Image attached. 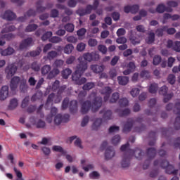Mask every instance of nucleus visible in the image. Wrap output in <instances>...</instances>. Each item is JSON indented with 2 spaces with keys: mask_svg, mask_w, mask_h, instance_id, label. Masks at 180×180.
Listing matches in <instances>:
<instances>
[{
  "mask_svg": "<svg viewBox=\"0 0 180 180\" xmlns=\"http://www.w3.org/2000/svg\"><path fill=\"white\" fill-rule=\"evenodd\" d=\"M84 61H88L91 63V61H98L99 60V54L96 52H87L83 54L82 56Z\"/></svg>",
  "mask_w": 180,
  "mask_h": 180,
  "instance_id": "0eeeda50",
  "label": "nucleus"
},
{
  "mask_svg": "<svg viewBox=\"0 0 180 180\" xmlns=\"http://www.w3.org/2000/svg\"><path fill=\"white\" fill-rule=\"evenodd\" d=\"M133 124H134V120L132 118H129L123 125L122 131L124 133H129L133 129Z\"/></svg>",
  "mask_w": 180,
  "mask_h": 180,
  "instance_id": "f8f14e48",
  "label": "nucleus"
},
{
  "mask_svg": "<svg viewBox=\"0 0 180 180\" xmlns=\"http://www.w3.org/2000/svg\"><path fill=\"white\" fill-rule=\"evenodd\" d=\"M58 74H60V70L53 68L52 70L49 71V73L47 75V78L48 79H53V78H56Z\"/></svg>",
  "mask_w": 180,
  "mask_h": 180,
  "instance_id": "a878e982",
  "label": "nucleus"
},
{
  "mask_svg": "<svg viewBox=\"0 0 180 180\" xmlns=\"http://www.w3.org/2000/svg\"><path fill=\"white\" fill-rule=\"evenodd\" d=\"M99 113L100 115H102V113H103V119H104V120H110L112 119V110H108L105 111V109H103V110H101L99 112Z\"/></svg>",
  "mask_w": 180,
  "mask_h": 180,
  "instance_id": "5701e85b",
  "label": "nucleus"
},
{
  "mask_svg": "<svg viewBox=\"0 0 180 180\" xmlns=\"http://www.w3.org/2000/svg\"><path fill=\"white\" fill-rule=\"evenodd\" d=\"M154 41H155V34L154 32H150L146 39V42L147 44H153Z\"/></svg>",
  "mask_w": 180,
  "mask_h": 180,
  "instance_id": "cd10ccee",
  "label": "nucleus"
},
{
  "mask_svg": "<svg viewBox=\"0 0 180 180\" xmlns=\"http://www.w3.org/2000/svg\"><path fill=\"white\" fill-rule=\"evenodd\" d=\"M99 176H101V174L96 171H94L89 174L91 179H99Z\"/></svg>",
  "mask_w": 180,
  "mask_h": 180,
  "instance_id": "680f3d73",
  "label": "nucleus"
},
{
  "mask_svg": "<svg viewBox=\"0 0 180 180\" xmlns=\"http://www.w3.org/2000/svg\"><path fill=\"white\" fill-rule=\"evenodd\" d=\"M162 60V58H161L160 56L156 55L153 58V65H158L160 63Z\"/></svg>",
  "mask_w": 180,
  "mask_h": 180,
  "instance_id": "bf43d9fd",
  "label": "nucleus"
},
{
  "mask_svg": "<svg viewBox=\"0 0 180 180\" xmlns=\"http://www.w3.org/2000/svg\"><path fill=\"white\" fill-rule=\"evenodd\" d=\"M58 53H57V51H51L47 54V58L48 60H53V58H56L57 57Z\"/></svg>",
  "mask_w": 180,
  "mask_h": 180,
  "instance_id": "6e6d98bb",
  "label": "nucleus"
},
{
  "mask_svg": "<svg viewBox=\"0 0 180 180\" xmlns=\"http://www.w3.org/2000/svg\"><path fill=\"white\" fill-rule=\"evenodd\" d=\"M159 94L165 96L163 99L164 103H168L171 99L174 97V93L168 94V87L167 86H162L159 90Z\"/></svg>",
  "mask_w": 180,
  "mask_h": 180,
  "instance_id": "39448f33",
  "label": "nucleus"
},
{
  "mask_svg": "<svg viewBox=\"0 0 180 180\" xmlns=\"http://www.w3.org/2000/svg\"><path fill=\"white\" fill-rule=\"evenodd\" d=\"M85 33H86V29H85V28L79 29L77 32V34L79 39H81V37H82V36H85Z\"/></svg>",
  "mask_w": 180,
  "mask_h": 180,
  "instance_id": "338daca9",
  "label": "nucleus"
},
{
  "mask_svg": "<svg viewBox=\"0 0 180 180\" xmlns=\"http://www.w3.org/2000/svg\"><path fill=\"white\" fill-rule=\"evenodd\" d=\"M98 6H99V1L94 0L93 3V6L91 4H88L86 6V8H85L86 13L87 15H91V13H92V11H96V9H98Z\"/></svg>",
  "mask_w": 180,
  "mask_h": 180,
  "instance_id": "4468645a",
  "label": "nucleus"
},
{
  "mask_svg": "<svg viewBox=\"0 0 180 180\" xmlns=\"http://www.w3.org/2000/svg\"><path fill=\"white\" fill-rule=\"evenodd\" d=\"M15 29V25H10L8 27H6L1 30V33L4 34V33H8L9 32H14Z\"/></svg>",
  "mask_w": 180,
  "mask_h": 180,
  "instance_id": "864d4df0",
  "label": "nucleus"
},
{
  "mask_svg": "<svg viewBox=\"0 0 180 180\" xmlns=\"http://www.w3.org/2000/svg\"><path fill=\"white\" fill-rule=\"evenodd\" d=\"M6 78L7 79H11L12 77L16 74V71H18V67L15 65L14 64L8 65L6 68Z\"/></svg>",
  "mask_w": 180,
  "mask_h": 180,
  "instance_id": "9d476101",
  "label": "nucleus"
},
{
  "mask_svg": "<svg viewBox=\"0 0 180 180\" xmlns=\"http://www.w3.org/2000/svg\"><path fill=\"white\" fill-rule=\"evenodd\" d=\"M174 113L179 116L176 118L174 122L175 130H179L180 129V102L176 103L174 105Z\"/></svg>",
  "mask_w": 180,
  "mask_h": 180,
  "instance_id": "1a4fd4ad",
  "label": "nucleus"
},
{
  "mask_svg": "<svg viewBox=\"0 0 180 180\" xmlns=\"http://www.w3.org/2000/svg\"><path fill=\"white\" fill-rule=\"evenodd\" d=\"M57 112L58 110L56 108H52L51 109V114L46 117V122H48V123H51V122H53V117L57 116Z\"/></svg>",
  "mask_w": 180,
  "mask_h": 180,
  "instance_id": "393cba45",
  "label": "nucleus"
},
{
  "mask_svg": "<svg viewBox=\"0 0 180 180\" xmlns=\"http://www.w3.org/2000/svg\"><path fill=\"white\" fill-rule=\"evenodd\" d=\"M130 160H131V155H130L129 152H125L121 162L122 168H127L130 167Z\"/></svg>",
  "mask_w": 180,
  "mask_h": 180,
  "instance_id": "9b49d317",
  "label": "nucleus"
},
{
  "mask_svg": "<svg viewBox=\"0 0 180 180\" xmlns=\"http://www.w3.org/2000/svg\"><path fill=\"white\" fill-rule=\"evenodd\" d=\"M156 11L158 13H164L166 12H172V8L166 7L164 4H159L156 8Z\"/></svg>",
  "mask_w": 180,
  "mask_h": 180,
  "instance_id": "4be33fe9",
  "label": "nucleus"
},
{
  "mask_svg": "<svg viewBox=\"0 0 180 180\" xmlns=\"http://www.w3.org/2000/svg\"><path fill=\"white\" fill-rule=\"evenodd\" d=\"M50 71H51V66L50 65H45L41 69L42 75H49Z\"/></svg>",
  "mask_w": 180,
  "mask_h": 180,
  "instance_id": "c756f323",
  "label": "nucleus"
},
{
  "mask_svg": "<svg viewBox=\"0 0 180 180\" xmlns=\"http://www.w3.org/2000/svg\"><path fill=\"white\" fill-rule=\"evenodd\" d=\"M18 107V99L13 98L10 101V104L8 105V109L10 110H13V109H15Z\"/></svg>",
  "mask_w": 180,
  "mask_h": 180,
  "instance_id": "ea45409f",
  "label": "nucleus"
},
{
  "mask_svg": "<svg viewBox=\"0 0 180 180\" xmlns=\"http://www.w3.org/2000/svg\"><path fill=\"white\" fill-rule=\"evenodd\" d=\"M79 63L77 65L76 67V72H79V74H84L86 70H88V62L84 60L82 56H79L77 58Z\"/></svg>",
  "mask_w": 180,
  "mask_h": 180,
  "instance_id": "20e7f679",
  "label": "nucleus"
},
{
  "mask_svg": "<svg viewBox=\"0 0 180 180\" xmlns=\"http://www.w3.org/2000/svg\"><path fill=\"white\" fill-rule=\"evenodd\" d=\"M129 41H131V44L136 46L137 44H140V37L137 35V33L133 32V30L130 31V35L129 38Z\"/></svg>",
  "mask_w": 180,
  "mask_h": 180,
  "instance_id": "ddd939ff",
  "label": "nucleus"
},
{
  "mask_svg": "<svg viewBox=\"0 0 180 180\" xmlns=\"http://www.w3.org/2000/svg\"><path fill=\"white\" fill-rule=\"evenodd\" d=\"M173 50L176 53H180V41H176L174 43Z\"/></svg>",
  "mask_w": 180,
  "mask_h": 180,
  "instance_id": "0e129e2a",
  "label": "nucleus"
},
{
  "mask_svg": "<svg viewBox=\"0 0 180 180\" xmlns=\"http://www.w3.org/2000/svg\"><path fill=\"white\" fill-rule=\"evenodd\" d=\"M41 64L37 63V61H34L31 65V68L33 70V71H35L36 72H39L40 71V67Z\"/></svg>",
  "mask_w": 180,
  "mask_h": 180,
  "instance_id": "8fccbe9b",
  "label": "nucleus"
},
{
  "mask_svg": "<svg viewBox=\"0 0 180 180\" xmlns=\"http://www.w3.org/2000/svg\"><path fill=\"white\" fill-rule=\"evenodd\" d=\"M147 157L148 160H146L143 165V169H147L148 167H150V164L151 162V160L157 155V150L154 148H149L147 150Z\"/></svg>",
  "mask_w": 180,
  "mask_h": 180,
  "instance_id": "7ed1b4c3",
  "label": "nucleus"
},
{
  "mask_svg": "<svg viewBox=\"0 0 180 180\" xmlns=\"http://www.w3.org/2000/svg\"><path fill=\"white\" fill-rule=\"evenodd\" d=\"M72 50H74V46L71 44H68L64 48V53L65 54H71Z\"/></svg>",
  "mask_w": 180,
  "mask_h": 180,
  "instance_id": "a18cd8bd",
  "label": "nucleus"
},
{
  "mask_svg": "<svg viewBox=\"0 0 180 180\" xmlns=\"http://www.w3.org/2000/svg\"><path fill=\"white\" fill-rule=\"evenodd\" d=\"M37 27H39L37 24H30L26 27L25 32L27 33H30L32 32H34V30H37Z\"/></svg>",
  "mask_w": 180,
  "mask_h": 180,
  "instance_id": "7c9ffc66",
  "label": "nucleus"
},
{
  "mask_svg": "<svg viewBox=\"0 0 180 180\" xmlns=\"http://www.w3.org/2000/svg\"><path fill=\"white\" fill-rule=\"evenodd\" d=\"M52 150L56 153H61L63 155H65L67 154V151H65L64 148L60 146H53L52 147Z\"/></svg>",
  "mask_w": 180,
  "mask_h": 180,
  "instance_id": "e433bc0d",
  "label": "nucleus"
},
{
  "mask_svg": "<svg viewBox=\"0 0 180 180\" xmlns=\"http://www.w3.org/2000/svg\"><path fill=\"white\" fill-rule=\"evenodd\" d=\"M167 81L169 84H171V85H174V84H175V75H169L167 77Z\"/></svg>",
  "mask_w": 180,
  "mask_h": 180,
  "instance_id": "774afa93",
  "label": "nucleus"
},
{
  "mask_svg": "<svg viewBox=\"0 0 180 180\" xmlns=\"http://www.w3.org/2000/svg\"><path fill=\"white\" fill-rule=\"evenodd\" d=\"M15 53V49L12 47H8L7 49L2 51L1 49V56H12Z\"/></svg>",
  "mask_w": 180,
  "mask_h": 180,
  "instance_id": "c85d7f7f",
  "label": "nucleus"
},
{
  "mask_svg": "<svg viewBox=\"0 0 180 180\" xmlns=\"http://www.w3.org/2000/svg\"><path fill=\"white\" fill-rule=\"evenodd\" d=\"M9 96V86H3L0 91V99L1 101H5Z\"/></svg>",
  "mask_w": 180,
  "mask_h": 180,
  "instance_id": "a211bd4d",
  "label": "nucleus"
},
{
  "mask_svg": "<svg viewBox=\"0 0 180 180\" xmlns=\"http://www.w3.org/2000/svg\"><path fill=\"white\" fill-rule=\"evenodd\" d=\"M131 153H132V154H134V155H135V157H136V158H137V160H140L141 158V155H143V154H144V152H143V150H141V149L131 150Z\"/></svg>",
  "mask_w": 180,
  "mask_h": 180,
  "instance_id": "37998d69",
  "label": "nucleus"
},
{
  "mask_svg": "<svg viewBox=\"0 0 180 180\" xmlns=\"http://www.w3.org/2000/svg\"><path fill=\"white\" fill-rule=\"evenodd\" d=\"M72 73V70H71L70 68L65 69L62 71V77L65 79H68V77H70Z\"/></svg>",
  "mask_w": 180,
  "mask_h": 180,
  "instance_id": "c03bdc74",
  "label": "nucleus"
},
{
  "mask_svg": "<svg viewBox=\"0 0 180 180\" xmlns=\"http://www.w3.org/2000/svg\"><path fill=\"white\" fill-rule=\"evenodd\" d=\"M62 39L60 37H57V36H54V37H51V38L49 39V41L50 43H54V44H57V43H60V41H62Z\"/></svg>",
  "mask_w": 180,
  "mask_h": 180,
  "instance_id": "13d9d810",
  "label": "nucleus"
},
{
  "mask_svg": "<svg viewBox=\"0 0 180 180\" xmlns=\"http://www.w3.org/2000/svg\"><path fill=\"white\" fill-rule=\"evenodd\" d=\"M101 124H102V118L96 119L92 125L93 130H98L101 127Z\"/></svg>",
  "mask_w": 180,
  "mask_h": 180,
  "instance_id": "58836bf2",
  "label": "nucleus"
},
{
  "mask_svg": "<svg viewBox=\"0 0 180 180\" xmlns=\"http://www.w3.org/2000/svg\"><path fill=\"white\" fill-rule=\"evenodd\" d=\"M70 121V115L65 114L62 115L61 114H58L54 117V123L56 126L61 124V123H67Z\"/></svg>",
  "mask_w": 180,
  "mask_h": 180,
  "instance_id": "6e6552de",
  "label": "nucleus"
},
{
  "mask_svg": "<svg viewBox=\"0 0 180 180\" xmlns=\"http://www.w3.org/2000/svg\"><path fill=\"white\" fill-rule=\"evenodd\" d=\"M171 134H174L172 128H162V135L163 137H167V136H171Z\"/></svg>",
  "mask_w": 180,
  "mask_h": 180,
  "instance_id": "4c0bfd02",
  "label": "nucleus"
},
{
  "mask_svg": "<svg viewBox=\"0 0 180 180\" xmlns=\"http://www.w3.org/2000/svg\"><path fill=\"white\" fill-rule=\"evenodd\" d=\"M63 65H64V60L60 59L55 60L53 63V67H56V68H61Z\"/></svg>",
  "mask_w": 180,
  "mask_h": 180,
  "instance_id": "052dcab7",
  "label": "nucleus"
},
{
  "mask_svg": "<svg viewBox=\"0 0 180 180\" xmlns=\"http://www.w3.org/2000/svg\"><path fill=\"white\" fill-rule=\"evenodd\" d=\"M41 53V49L37 48V50L30 51V57H37V56H40Z\"/></svg>",
  "mask_w": 180,
  "mask_h": 180,
  "instance_id": "4d7b16f0",
  "label": "nucleus"
},
{
  "mask_svg": "<svg viewBox=\"0 0 180 180\" xmlns=\"http://www.w3.org/2000/svg\"><path fill=\"white\" fill-rule=\"evenodd\" d=\"M117 81L119 85L126 86L129 84V77L127 76H118Z\"/></svg>",
  "mask_w": 180,
  "mask_h": 180,
  "instance_id": "b1692460",
  "label": "nucleus"
},
{
  "mask_svg": "<svg viewBox=\"0 0 180 180\" xmlns=\"http://www.w3.org/2000/svg\"><path fill=\"white\" fill-rule=\"evenodd\" d=\"M130 94L133 98H136V96H138L139 94H140V89L134 88L131 90Z\"/></svg>",
  "mask_w": 180,
  "mask_h": 180,
  "instance_id": "e2e57ef3",
  "label": "nucleus"
},
{
  "mask_svg": "<svg viewBox=\"0 0 180 180\" xmlns=\"http://www.w3.org/2000/svg\"><path fill=\"white\" fill-rule=\"evenodd\" d=\"M55 96H56V95L54 94V93H51V94H49L48 96V98L46 100L45 106H49V105H50V103H51V105H53V100L54 99Z\"/></svg>",
  "mask_w": 180,
  "mask_h": 180,
  "instance_id": "5fc2aeb1",
  "label": "nucleus"
},
{
  "mask_svg": "<svg viewBox=\"0 0 180 180\" xmlns=\"http://www.w3.org/2000/svg\"><path fill=\"white\" fill-rule=\"evenodd\" d=\"M149 137L153 139V141H149V146H154V144H155V138L157 137V131H150L149 133Z\"/></svg>",
  "mask_w": 180,
  "mask_h": 180,
  "instance_id": "49530a36",
  "label": "nucleus"
},
{
  "mask_svg": "<svg viewBox=\"0 0 180 180\" xmlns=\"http://www.w3.org/2000/svg\"><path fill=\"white\" fill-rule=\"evenodd\" d=\"M153 165L155 167L160 165L161 168L165 169V172L166 174H168V175H176V174H178V169H174V166L169 165V162H168L167 160H156L154 161Z\"/></svg>",
  "mask_w": 180,
  "mask_h": 180,
  "instance_id": "f03ea898",
  "label": "nucleus"
},
{
  "mask_svg": "<svg viewBox=\"0 0 180 180\" xmlns=\"http://www.w3.org/2000/svg\"><path fill=\"white\" fill-rule=\"evenodd\" d=\"M19 82H20V77L18 76H15L11 79L10 84V88L11 91H16V88H18Z\"/></svg>",
  "mask_w": 180,
  "mask_h": 180,
  "instance_id": "6ab92c4d",
  "label": "nucleus"
},
{
  "mask_svg": "<svg viewBox=\"0 0 180 180\" xmlns=\"http://www.w3.org/2000/svg\"><path fill=\"white\" fill-rule=\"evenodd\" d=\"M148 91L150 94H157V91H158V84L155 83L150 84Z\"/></svg>",
  "mask_w": 180,
  "mask_h": 180,
  "instance_id": "c9c22d12",
  "label": "nucleus"
},
{
  "mask_svg": "<svg viewBox=\"0 0 180 180\" xmlns=\"http://www.w3.org/2000/svg\"><path fill=\"white\" fill-rule=\"evenodd\" d=\"M113 92V90L110 86H105L101 91V94L102 95H105L104 101L108 102L109 101V98H110V94Z\"/></svg>",
  "mask_w": 180,
  "mask_h": 180,
  "instance_id": "dca6fc26",
  "label": "nucleus"
},
{
  "mask_svg": "<svg viewBox=\"0 0 180 180\" xmlns=\"http://www.w3.org/2000/svg\"><path fill=\"white\" fill-rule=\"evenodd\" d=\"M119 105L121 108H124L129 105V100L126 98H122L119 100Z\"/></svg>",
  "mask_w": 180,
  "mask_h": 180,
  "instance_id": "3c124183",
  "label": "nucleus"
},
{
  "mask_svg": "<svg viewBox=\"0 0 180 180\" xmlns=\"http://www.w3.org/2000/svg\"><path fill=\"white\" fill-rule=\"evenodd\" d=\"M86 96V91H85V90L79 91L77 96V99L79 103H81V113H82V115H86L90 109H91L93 113L98 112L102 106V97H96L91 103V101L89 100L84 101H85Z\"/></svg>",
  "mask_w": 180,
  "mask_h": 180,
  "instance_id": "f257e3e1",
  "label": "nucleus"
},
{
  "mask_svg": "<svg viewBox=\"0 0 180 180\" xmlns=\"http://www.w3.org/2000/svg\"><path fill=\"white\" fill-rule=\"evenodd\" d=\"M42 4L43 1H38L37 2V12H38V13H43V12L47 9L46 7L41 6Z\"/></svg>",
  "mask_w": 180,
  "mask_h": 180,
  "instance_id": "473e14b6",
  "label": "nucleus"
},
{
  "mask_svg": "<svg viewBox=\"0 0 180 180\" xmlns=\"http://www.w3.org/2000/svg\"><path fill=\"white\" fill-rule=\"evenodd\" d=\"M86 47V45L85 44V43L80 42L77 46V51H84Z\"/></svg>",
  "mask_w": 180,
  "mask_h": 180,
  "instance_id": "69168bd1",
  "label": "nucleus"
},
{
  "mask_svg": "<svg viewBox=\"0 0 180 180\" xmlns=\"http://www.w3.org/2000/svg\"><path fill=\"white\" fill-rule=\"evenodd\" d=\"M90 68L95 74H99L103 71V66L98 65H91Z\"/></svg>",
  "mask_w": 180,
  "mask_h": 180,
  "instance_id": "bb28decb",
  "label": "nucleus"
},
{
  "mask_svg": "<svg viewBox=\"0 0 180 180\" xmlns=\"http://www.w3.org/2000/svg\"><path fill=\"white\" fill-rule=\"evenodd\" d=\"M3 19L6 20L12 21L16 19V14L11 11V10H7L5 11L4 14L2 15Z\"/></svg>",
  "mask_w": 180,
  "mask_h": 180,
  "instance_id": "f3484780",
  "label": "nucleus"
},
{
  "mask_svg": "<svg viewBox=\"0 0 180 180\" xmlns=\"http://www.w3.org/2000/svg\"><path fill=\"white\" fill-rule=\"evenodd\" d=\"M81 77H82V73L77 72V71L72 74V79L76 85H84L86 83V78Z\"/></svg>",
  "mask_w": 180,
  "mask_h": 180,
  "instance_id": "423d86ee",
  "label": "nucleus"
},
{
  "mask_svg": "<svg viewBox=\"0 0 180 180\" xmlns=\"http://www.w3.org/2000/svg\"><path fill=\"white\" fill-rule=\"evenodd\" d=\"M27 88H28V86L27 84H26V79H22L20 81V89L21 91V92H26V91H27Z\"/></svg>",
  "mask_w": 180,
  "mask_h": 180,
  "instance_id": "79ce46f5",
  "label": "nucleus"
},
{
  "mask_svg": "<svg viewBox=\"0 0 180 180\" xmlns=\"http://www.w3.org/2000/svg\"><path fill=\"white\" fill-rule=\"evenodd\" d=\"M69 109L70 113H77L78 112V101L77 100H72L69 103Z\"/></svg>",
  "mask_w": 180,
  "mask_h": 180,
  "instance_id": "412c9836",
  "label": "nucleus"
},
{
  "mask_svg": "<svg viewBox=\"0 0 180 180\" xmlns=\"http://www.w3.org/2000/svg\"><path fill=\"white\" fill-rule=\"evenodd\" d=\"M115 149H113V147L109 146L106 148L105 153V160H110L115 157Z\"/></svg>",
  "mask_w": 180,
  "mask_h": 180,
  "instance_id": "aec40b11",
  "label": "nucleus"
},
{
  "mask_svg": "<svg viewBox=\"0 0 180 180\" xmlns=\"http://www.w3.org/2000/svg\"><path fill=\"white\" fill-rule=\"evenodd\" d=\"M33 43V38L28 37L21 41L19 46L20 50H25L27 47H30Z\"/></svg>",
  "mask_w": 180,
  "mask_h": 180,
  "instance_id": "2eb2a0df",
  "label": "nucleus"
},
{
  "mask_svg": "<svg viewBox=\"0 0 180 180\" xmlns=\"http://www.w3.org/2000/svg\"><path fill=\"white\" fill-rule=\"evenodd\" d=\"M52 36L53 32L47 31L41 36V39L42 40V41H47V40H50V39H51Z\"/></svg>",
  "mask_w": 180,
  "mask_h": 180,
  "instance_id": "72a5a7b5",
  "label": "nucleus"
},
{
  "mask_svg": "<svg viewBox=\"0 0 180 180\" xmlns=\"http://www.w3.org/2000/svg\"><path fill=\"white\" fill-rule=\"evenodd\" d=\"M95 87V83L94 82H87L86 84H84L82 86V89L84 91H90L92 88Z\"/></svg>",
  "mask_w": 180,
  "mask_h": 180,
  "instance_id": "de8ad7c7",
  "label": "nucleus"
},
{
  "mask_svg": "<svg viewBox=\"0 0 180 180\" xmlns=\"http://www.w3.org/2000/svg\"><path fill=\"white\" fill-rule=\"evenodd\" d=\"M115 112L118 113L119 116L120 117H123V116H127L128 115H130V109H124L121 110L120 109L115 110Z\"/></svg>",
  "mask_w": 180,
  "mask_h": 180,
  "instance_id": "2f4dec72",
  "label": "nucleus"
},
{
  "mask_svg": "<svg viewBox=\"0 0 180 180\" xmlns=\"http://www.w3.org/2000/svg\"><path fill=\"white\" fill-rule=\"evenodd\" d=\"M120 135H115L112 137V140H111V143L112 144H113V146H117V144H119V143H120Z\"/></svg>",
  "mask_w": 180,
  "mask_h": 180,
  "instance_id": "603ef678",
  "label": "nucleus"
},
{
  "mask_svg": "<svg viewBox=\"0 0 180 180\" xmlns=\"http://www.w3.org/2000/svg\"><path fill=\"white\" fill-rule=\"evenodd\" d=\"M167 31V26H162L161 28H158L155 31L156 36L158 37H162L164 36V32Z\"/></svg>",
  "mask_w": 180,
  "mask_h": 180,
  "instance_id": "f704fd0d",
  "label": "nucleus"
},
{
  "mask_svg": "<svg viewBox=\"0 0 180 180\" xmlns=\"http://www.w3.org/2000/svg\"><path fill=\"white\" fill-rule=\"evenodd\" d=\"M119 98H120V95L118 92L113 93L110 99V103H116V101H119Z\"/></svg>",
  "mask_w": 180,
  "mask_h": 180,
  "instance_id": "09e8293b",
  "label": "nucleus"
},
{
  "mask_svg": "<svg viewBox=\"0 0 180 180\" xmlns=\"http://www.w3.org/2000/svg\"><path fill=\"white\" fill-rule=\"evenodd\" d=\"M64 29L66 32H68V33H72L75 29V25L72 23H68L64 25Z\"/></svg>",
  "mask_w": 180,
  "mask_h": 180,
  "instance_id": "a19ab883",
  "label": "nucleus"
}]
</instances>
